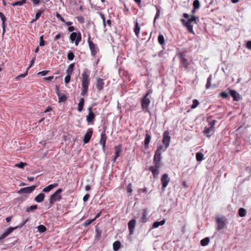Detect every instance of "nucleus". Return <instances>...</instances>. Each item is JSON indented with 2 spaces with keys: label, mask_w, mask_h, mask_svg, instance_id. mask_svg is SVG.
Wrapping results in <instances>:
<instances>
[{
  "label": "nucleus",
  "mask_w": 251,
  "mask_h": 251,
  "mask_svg": "<svg viewBox=\"0 0 251 251\" xmlns=\"http://www.w3.org/2000/svg\"><path fill=\"white\" fill-rule=\"evenodd\" d=\"M90 71L87 68L83 70L81 74V95L85 96L88 92V87L90 84Z\"/></svg>",
  "instance_id": "f257e3e1"
},
{
  "label": "nucleus",
  "mask_w": 251,
  "mask_h": 251,
  "mask_svg": "<svg viewBox=\"0 0 251 251\" xmlns=\"http://www.w3.org/2000/svg\"><path fill=\"white\" fill-rule=\"evenodd\" d=\"M161 154L155 152L153 160L154 165L149 168V170L152 173L154 178H157L159 174V168L161 166Z\"/></svg>",
  "instance_id": "f03ea898"
},
{
  "label": "nucleus",
  "mask_w": 251,
  "mask_h": 251,
  "mask_svg": "<svg viewBox=\"0 0 251 251\" xmlns=\"http://www.w3.org/2000/svg\"><path fill=\"white\" fill-rule=\"evenodd\" d=\"M170 140L171 137L169 135V132L168 131H165L163 136L162 144L157 145L155 152L161 154L169 147Z\"/></svg>",
  "instance_id": "7ed1b4c3"
},
{
  "label": "nucleus",
  "mask_w": 251,
  "mask_h": 251,
  "mask_svg": "<svg viewBox=\"0 0 251 251\" xmlns=\"http://www.w3.org/2000/svg\"><path fill=\"white\" fill-rule=\"evenodd\" d=\"M197 19L198 17L195 16H192L191 18L186 21L183 19L181 20L183 25L187 28L188 32L193 35H195V33L193 30V25L192 23H194L195 24H197Z\"/></svg>",
  "instance_id": "20e7f679"
},
{
  "label": "nucleus",
  "mask_w": 251,
  "mask_h": 251,
  "mask_svg": "<svg viewBox=\"0 0 251 251\" xmlns=\"http://www.w3.org/2000/svg\"><path fill=\"white\" fill-rule=\"evenodd\" d=\"M216 222L217 225V230H220L226 228V225L228 224L227 219L225 216L217 217L216 218Z\"/></svg>",
  "instance_id": "39448f33"
},
{
  "label": "nucleus",
  "mask_w": 251,
  "mask_h": 251,
  "mask_svg": "<svg viewBox=\"0 0 251 251\" xmlns=\"http://www.w3.org/2000/svg\"><path fill=\"white\" fill-rule=\"evenodd\" d=\"M62 192V189L60 188L50 196L49 200L50 207H51L55 201H60L61 200L62 197L61 193Z\"/></svg>",
  "instance_id": "423d86ee"
},
{
  "label": "nucleus",
  "mask_w": 251,
  "mask_h": 251,
  "mask_svg": "<svg viewBox=\"0 0 251 251\" xmlns=\"http://www.w3.org/2000/svg\"><path fill=\"white\" fill-rule=\"evenodd\" d=\"M88 43L91 51V55L95 57L99 51V49L97 44H94L91 40V37L89 36L88 39Z\"/></svg>",
  "instance_id": "0eeeda50"
},
{
  "label": "nucleus",
  "mask_w": 251,
  "mask_h": 251,
  "mask_svg": "<svg viewBox=\"0 0 251 251\" xmlns=\"http://www.w3.org/2000/svg\"><path fill=\"white\" fill-rule=\"evenodd\" d=\"M70 39L72 42L75 43V45L77 46L81 40V34L79 31L77 33L73 32L70 35Z\"/></svg>",
  "instance_id": "6e6552de"
},
{
  "label": "nucleus",
  "mask_w": 251,
  "mask_h": 251,
  "mask_svg": "<svg viewBox=\"0 0 251 251\" xmlns=\"http://www.w3.org/2000/svg\"><path fill=\"white\" fill-rule=\"evenodd\" d=\"M151 102L150 100L148 97H144L141 100L142 108L146 112H150L148 106Z\"/></svg>",
  "instance_id": "1a4fd4ad"
},
{
  "label": "nucleus",
  "mask_w": 251,
  "mask_h": 251,
  "mask_svg": "<svg viewBox=\"0 0 251 251\" xmlns=\"http://www.w3.org/2000/svg\"><path fill=\"white\" fill-rule=\"evenodd\" d=\"M178 56L183 65V66L185 69H187L189 65H190V63L188 61V60L186 58L185 55L182 53H179L178 54Z\"/></svg>",
  "instance_id": "9d476101"
},
{
  "label": "nucleus",
  "mask_w": 251,
  "mask_h": 251,
  "mask_svg": "<svg viewBox=\"0 0 251 251\" xmlns=\"http://www.w3.org/2000/svg\"><path fill=\"white\" fill-rule=\"evenodd\" d=\"M88 114L86 116V121L88 123L92 124L95 119V115L92 111V107L88 108Z\"/></svg>",
  "instance_id": "9b49d317"
},
{
  "label": "nucleus",
  "mask_w": 251,
  "mask_h": 251,
  "mask_svg": "<svg viewBox=\"0 0 251 251\" xmlns=\"http://www.w3.org/2000/svg\"><path fill=\"white\" fill-rule=\"evenodd\" d=\"M106 129L104 128L100 134V144L102 146V149L105 150V144L107 140V136L105 133Z\"/></svg>",
  "instance_id": "f8f14e48"
},
{
  "label": "nucleus",
  "mask_w": 251,
  "mask_h": 251,
  "mask_svg": "<svg viewBox=\"0 0 251 251\" xmlns=\"http://www.w3.org/2000/svg\"><path fill=\"white\" fill-rule=\"evenodd\" d=\"M55 90L56 93L58 97V102H61L66 101L67 99L66 96L60 92L59 87L57 85H56Z\"/></svg>",
  "instance_id": "ddd939ff"
},
{
  "label": "nucleus",
  "mask_w": 251,
  "mask_h": 251,
  "mask_svg": "<svg viewBox=\"0 0 251 251\" xmlns=\"http://www.w3.org/2000/svg\"><path fill=\"white\" fill-rule=\"evenodd\" d=\"M161 181L162 184V189L164 190L168 185L169 182L170 181V178L167 174H163L161 177Z\"/></svg>",
  "instance_id": "4468645a"
},
{
  "label": "nucleus",
  "mask_w": 251,
  "mask_h": 251,
  "mask_svg": "<svg viewBox=\"0 0 251 251\" xmlns=\"http://www.w3.org/2000/svg\"><path fill=\"white\" fill-rule=\"evenodd\" d=\"M136 220L135 219H132L130 220L128 223V228L129 232L130 235L133 234L135 226H136Z\"/></svg>",
  "instance_id": "2eb2a0df"
},
{
  "label": "nucleus",
  "mask_w": 251,
  "mask_h": 251,
  "mask_svg": "<svg viewBox=\"0 0 251 251\" xmlns=\"http://www.w3.org/2000/svg\"><path fill=\"white\" fill-rule=\"evenodd\" d=\"M115 151V155L113 159V162H115L117 158L120 156L122 153V145H120L114 147Z\"/></svg>",
  "instance_id": "dca6fc26"
},
{
  "label": "nucleus",
  "mask_w": 251,
  "mask_h": 251,
  "mask_svg": "<svg viewBox=\"0 0 251 251\" xmlns=\"http://www.w3.org/2000/svg\"><path fill=\"white\" fill-rule=\"evenodd\" d=\"M229 91L230 96L233 98L234 101H238L240 100V96L235 90L230 89L229 88L227 89Z\"/></svg>",
  "instance_id": "f3484780"
},
{
  "label": "nucleus",
  "mask_w": 251,
  "mask_h": 251,
  "mask_svg": "<svg viewBox=\"0 0 251 251\" xmlns=\"http://www.w3.org/2000/svg\"><path fill=\"white\" fill-rule=\"evenodd\" d=\"M93 134V130L92 128H89L86 132V133L85 134L83 141L84 143H88L92 136Z\"/></svg>",
  "instance_id": "a211bd4d"
},
{
  "label": "nucleus",
  "mask_w": 251,
  "mask_h": 251,
  "mask_svg": "<svg viewBox=\"0 0 251 251\" xmlns=\"http://www.w3.org/2000/svg\"><path fill=\"white\" fill-rule=\"evenodd\" d=\"M215 131V129H213L212 127H210L208 126L205 127V128L203 131V133L207 138H210L211 136V134H210V133L212 132H214Z\"/></svg>",
  "instance_id": "6ab92c4d"
},
{
  "label": "nucleus",
  "mask_w": 251,
  "mask_h": 251,
  "mask_svg": "<svg viewBox=\"0 0 251 251\" xmlns=\"http://www.w3.org/2000/svg\"><path fill=\"white\" fill-rule=\"evenodd\" d=\"M36 187V186L35 185H33L31 186L23 188L20 190L19 192H21L22 193L25 194H29L31 193L33 191H34Z\"/></svg>",
  "instance_id": "aec40b11"
},
{
  "label": "nucleus",
  "mask_w": 251,
  "mask_h": 251,
  "mask_svg": "<svg viewBox=\"0 0 251 251\" xmlns=\"http://www.w3.org/2000/svg\"><path fill=\"white\" fill-rule=\"evenodd\" d=\"M104 85L103 80L101 78H99L97 79L96 88L99 91H101L103 88Z\"/></svg>",
  "instance_id": "412c9836"
},
{
  "label": "nucleus",
  "mask_w": 251,
  "mask_h": 251,
  "mask_svg": "<svg viewBox=\"0 0 251 251\" xmlns=\"http://www.w3.org/2000/svg\"><path fill=\"white\" fill-rule=\"evenodd\" d=\"M206 121L208 123V126L212 127L213 129H215V126L217 123V121L216 120L212 119L211 117H208L206 119Z\"/></svg>",
  "instance_id": "4be33fe9"
},
{
  "label": "nucleus",
  "mask_w": 251,
  "mask_h": 251,
  "mask_svg": "<svg viewBox=\"0 0 251 251\" xmlns=\"http://www.w3.org/2000/svg\"><path fill=\"white\" fill-rule=\"evenodd\" d=\"M151 135L147 133L145 135V139L144 140V147L145 149L149 148V145L151 140Z\"/></svg>",
  "instance_id": "5701e85b"
},
{
  "label": "nucleus",
  "mask_w": 251,
  "mask_h": 251,
  "mask_svg": "<svg viewBox=\"0 0 251 251\" xmlns=\"http://www.w3.org/2000/svg\"><path fill=\"white\" fill-rule=\"evenodd\" d=\"M142 215L140 218V222L142 223H146L148 220V218L147 217V211L146 209H143L142 211Z\"/></svg>",
  "instance_id": "b1692460"
},
{
  "label": "nucleus",
  "mask_w": 251,
  "mask_h": 251,
  "mask_svg": "<svg viewBox=\"0 0 251 251\" xmlns=\"http://www.w3.org/2000/svg\"><path fill=\"white\" fill-rule=\"evenodd\" d=\"M45 197V195L44 193H41L36 196L34 200L37 202H41L44 201Z\"/></svg>",
  "instance_id": "393cba45"
},
{
  "label": "nucleus",
  "mask_w": 251,
  "mask_h": 251,
  "mask_svg": "<svg viewBox=\"0 0 251 251\" xmlns=\"http://www.w3.org/2000/svg\"><path fill=\"white\" fill-rule=\"evenodd\" d=\"M58 186L57 183H53L49 185V186L46 187L43 189V192L45 193H48L53 188L56 187Z\"/></svg>",
  "instance_id": "a878e982"
},
{
  "label": "nucleus",
  "mask_w": 251,
  "mask_h": 251,
  "mask_svg": "<svg viewBox=\"0 0 251 251\" xmlns=\"http://www.w3.org/2000/svg\"><path fill=\"white\" fill-rule=\"evenodd\" d=\"M140 27L138 23V22L136 21L135 22V26L134 28V32L135 33V34L136 36L138 37L140 33Z\"/></svg>",
  "instance_id": "bb28decb"
},
{
  "label": "nucleus",
  "mask_w": 251,
  "mask_h": 251,
  "mask_svg": "<svg viewBox=\"0 0 251 251\" xmlns=\"http://www.w3.org/2000/svg\"><path fill=\"white\" fill-rule=\"evenodd\" d=\"M0 18L1 19V20L2 21V28H3V32L4 33L5 31V23L6 19L5 16L4 15V14L1 12H0Z\"/></svg>",
  "instance_id": "cd10ccee"
},
{
  "label": "nucleus",
  "mask_w": 251,
  "mask_h": 251,
  "mask_svg": "<svg viewBox=\"0 0 251 251\" xmlns=\"http://www.w3.org/2000/svg\"><path fill=\"white\" fill-rule=\"evenodd\" d=\"M84 99L83 98H81L78 104V108L77 110L79 112H81L83 109V106L84 105Z\"/></svg>",
  "instance_id": "c85d7f7f"
},
{
  "label": "nucleus",
  "mask_w": 251,
  "mask_h": 251,
  "mask_svg": "<svg viewBox=\"0 0 251 251\" xmlns=\"http://www.w3.org/2000/svg\"><path fill=\"white\" fill-rule=\"evenodd\" d=\"M121 247V243L119 241H116L114 242L113 244V249L115 251H117L119 250Z\"/></svg>",
  "instance_id": "c756f323"
},
{
  "label": "nucleus",
  "mask_w": 251,
  "mask_h": 251,
  "mask_svg": "<svg viewBox=\"0 0 251 251\" xmlns=\"http://www.w3.org/2000/svg\"><path fill=\"white\" fill-rule=\"evenodd\" d=\"M44 9L38 10V12L36 13L35 18L32 20L31 23H33L37 21L40 17L41 14L44 12Z\"/></svg>",
  "instance_id": "7c9ffc66"
},
{
  "label": "nucleus",
  "mask_w": 251,
  "mask_h": 251,
  "mask_svg": "<svg viewBox=\"0 0 251 251\" xmlns=\"http://www.w3.org/2000/svg\"><path fill=\"white\" fill-rule=\"evenodd\" d=\"M203 156V153L201 152H198L196 154V160L198 162L201 161L204 159Z\"/></svg>",
  "instance_id": "2f4dec72"
},
{
  "label": "nucleus",
  "mask_w": 251,
  "mask_h": 251,
  "mask_svg": "<svg viewBox=\"0 0 251 251\" xmlns=\"http://www.w3.org/2000/svg\"><path fill=\"white\" fill-rule=\"evenodd\" d=\"M74 67H75V63H72L71 64L68 69H67L66 70V73L68 75H71V74H72L73 71H74Z\"/></svg>",
  "instance_id": "473e14b6"
},
{
  "label": "nucleus",
  "mask_w": 251,
  "mask_h": 251,
  "mask_svg": "<svg viewBox=\"0 0 251 251\" xmlns=\"http://www.w3.org/2000/svg\"><path fill=\"white\" fill-rule=\"evenodd\" d=\"M165 220H163L160 222L156 221L153 223V224L152 225V227L153 228H157L160 226L163 225L165 224Z\"/></svg>",
  "instance_id": "72a5a7b5"
},
{
  "label": "nucleus",
  "mask_w": 251,
  "mask_h": 251,
  "mask_svg": "<svg viewBox=\"0 0 251 251\" xmlns=\"http://www.w3.org/2000/svg\"><path fill=\"white\" fill-rule=\"evenodd\" d=\"M95 231H96V235H95V238L99 240L101 237V231L100 230L97 226L95 228Z\"/></svg>",
  "instance_id": "f704fd0d"
},
{
  "label": "nucleus",
  "mask_w": 251,
  "mask_h": 251,
  "mask_svg": "<svg viewBox=\"0 0 251 251\" xmlns=\"http://www.w3.org/2000/svg\"><path fill=\"white\" fill-rule=\"evenodd\" d=\"M210 240L208 237H206L201 241V245L202 246H205L208 244Z\"/></svg>",
  "instance_id": "c9c22d12"
},
{
  "label": "nucleus",
  "mask_w": 251,
  "mask_h": 251,
  "mask_svg": "<svg viewBox=\"0 0 251 251\" xmlns=\"http://www.w3.org/2000/svg\"><path fill=\"white\" fill-rule=\"evenodd\" d=\"M26 2V0H21L20 1H17L15 2L12 3L11 5L13 6L19 5L21 6Z\"/></svg>",
  "instance_id": "e433bc0d"
},
{
  "label": "nucleus",
  "mask_w": 251,
  "mask_h": 251,
  "mask_svg": "<svg viewBox=\"0 0 251 251\" xmlns=\"http://www.w3.org/2000/svg\"><path fill=\"white\" fill-rule=\"evenodd\" d=\"M211 80H212V75H210L207 79V82H206V84L205 85L206 89H208L210 88V87L211 86Z\"/></svg>",
  "instance_id": "4c0bfd02"
},
{
  "label": "nucleus",
  "mask_w": 251,
  "mask_h": 251,
  "mask_svg": "<svg viewBox=\"0 0 251 251\" xmlns=\"http://www.w3.org/2000/svg\"><path fill=\"white\" fill-rule=\"evenodd\" d=\"M158 42L161 45H163L164 44L165 40H164V36L163 35L159 34L158 35Z\"/></svg>",
  "instance_id": "58836bf2"
},
{
  "label": "nucleus",
  "mask_w": 251,
  "mask_h": 251,
  "mask_svg": "<svg viewBox=\"0 0 251 251\" xmlns=\"http://www.w3.org/2000/svg\"><path fill=\"white\" fill-rule=\"evenodd\" d=\"M238 214L240 217H245L246 215V211L243 208H240L239 209Z\"/></svg>",
  "instance_id": "ea45409f"
},
{
  "label": "nucleus",
  "mask_w": 251,
  "mask_h": 251,
  "mask_svg": "<svg viewBox=\"0 0 251 251\" xmlns=\"http://www.w3.org/2000/svg\"><path fill=\"white\" fill-rule=\"evenodd\" d=\"M155 7H156V13L155 14V17L154 19V23H155L156 19H157L159 17L160 14V11L159 8L157 6H155Z\"/></svg>",
  "instance_id": "a19ab883"
},
{
  "label": "nucleus",
  "mask_w": 251,
  "mask_h": 251,
  "mask_svg": "<svg viewBox=\"0 0 251 251\" xmlns=\"http://www.w3.org/2000/svg\"><path fill=\"white\" fill-rule=\"evenodd\" d=\"M68 59L69 60H73L75 58V55L72 51H69L67 54Z\"/></svg>",
  "instance_id": "79ce46f5"
},
{
  "label": "nucleus",
  "mask_w": 251,
  "mask_h": 251,
  "mask_svg": "<svg viewBox=\"0 0 251 251\" xmlns=\"http://www.w3.org/2000/svg\"><path fill=\"white\" fill-rule=\"evenodd\" d=\"M193 7L195 9H199L200 7V3L199 0H195L193 3Z\"/></svg>",
  "instance_id": "37998d69"
},
{
  "label": "nucleus",
  "mask_w": 251,
  "mask_h": 251,
  "mask_svg": "<svg viewBox=\"0 0 251 251\" xmlns=\"http://www.w3.org/2000/svg\"><path fill=\"white\" fill-rule=\"evenodd\" d=\"M95 221V219H88L86 220L83 224V226L86 227Z\"/></svg>",
  "instance_id": "c03bdc74"
},
{
  "label": "nucleus",
  "mask_w": 251,
  "mask_h": 251,
  "mask_svg": "<svg viewBox=\"0 0 251 251\" xmlns=\"http://www.w3.org/2000/svg\"><path fill=\"white\" fill-rule=\"evenodd\" d=\"M37 228H38V231L40 233H43V232H45L47 229L46 226L42 225H39Z\"/></svg>",
  "instance_id": "a18cd8bd"
},
{
  "label": "nucleus",
  "mask_w": 251,
  "mask_h": 251,
  "mask_svg": "<svg viewBox=\"0 0 251 251\" xmlns=\"http://www.w3.org/2000/svg\"><path fill=\"white\" fill-rule=\"evenodd\" d=\"M199 103H200L197 100H193V104L191 106V108L192 109H194V108H196L198 106Z\"/></svg>",
  "instance_id": "49530a36"
},
{
  "label": "nucleus",
  "mask_w": 251,
  "mask_h": 251,
  "mask_svg": "<svg viewBox=\"0 0 251 251\" xmlns=\"http://www.w3.org/2000/svg\"><path fill=\"white\" fill-rule=\"evenodd\" d=\"M37 208H38L37 205H31V206H29V207H27L26 208V211L27 212H29V211H33L34 210H36L37 209Z\"/></svg>",
  "instance_id": "de8ad7c7"
},
{
  "label": "nucleus",
  "mask_w": 251,
  "mask_h": 251,
  "mask_svg": "<svg viewBox=\"0 0 251 251\" xmlns=\"http://www.w3.org/2000/svg\"><path fill=\"white\" fill-rule=\"evenodd\" d=\"M220 96L223 99H226L228 97V94L225 91H223L220 94Z\"/></svg>",
  "instance_id": "09e8293b"
},
{
  "label": "nucleus",
  "mask_w": 251,
  "mask_h": 251,
  "mask_svg": "<svg viewBox=\"0 0 251 251\" xmlns=\"http://www.w3.org/2000/svg\"><path fill=\"white\" fill-rule=\"evenodd\" d=\"M26 165L25 163L20 162V163L16 164L15 166L19 168H24Z\"/></svg>",
  "instance_id": "8fccbe9b"
},
{
  "label": "nucleus",
  "mask_w": 251,
  "mask_h": 251,
  "mask_svg": "<svg viewBox=\"0 0 251 251\" xmlns=\"http://www.w3.org/2000/svg\"><path fill=\"white\" fill-rule=\"evenodd\" d=\"M55 16L56 17V18H57L58 19H59L61 22H65L64 19L61 16V15L59 13L56 12Z\"/></svg>",
  "instance_id": "3c124183"
},
{
  "label": "nucleus",
  "mask_w": 251,
  "mask_h": 251,
  "mask_svg": "<svg viewBox=\"0 0 251 251\" xmlns=\"http://www.w3.org/2000/svg\"><path fill=\"white\" fill-rule=\"evenodd\" d=\"M45 45V42L43 39V36L42 35V36H40V37L39 45L41 47H43V46H44Z\"/></svg>",
  "instance_id": "603ef678"
},
{
  "label": "nucleus",
  "mask_w": 251,
  "mask_h": 251,
  "mask_svg": "<svg viewBox=\"0 0 251 251\" xmlns=\"http://www.w3.org/2000/svg\"><path fill=\"white\" fill-rule=\"evenodd\" d=\"M127 193H129L130 194H131L132 192V184L131 183H129L128 184L127 186Z\"/></svg>",
  "instance_id": "864d4df0"
},
{
  "label": "nucleus",
  "mask_w": 251,
  "mask_h": 251,
  "mask_svg": "<svg viewBox=\"0 0 251 251\" xmlns=\"http://www.w3.org/2000/svg\"><path fill=\"white\" fill-rule=\"evenodd\" d=\"M70 79H71V75L67 74V75L65 77V83L68 84L70 81Z\"/></svg>",
  "instance_id": "5fc2aeb1"
},
{
  "label": "nucleus",
  "mask_w": 251,
  "mask_h": 251,
  "mask_svg": "<svg viewBox=\"0 0 251 251\" xmlns=\"http://www.w3.org/2000/svg\"><path fill=\"white\" fill-rule=\"evenodd\" d=\"M77 19V20H78V21L81 23V24H83L84 23V19L83 17L82 16H77L76 17V18Z\"/></svg>",
  "instance_id": "6e6d98bb"
},
{
  "label": "nucleus",
  "mask_w": 251,
  "mask_h": 251,
  "mask_svg": "<svg viewBox=\"0 0 251 251\" xmlns=\"http://www.w3.org/2000/svg\"><path fill=\"white\" fill-rule=\"evenodd\" d=\"M17 227H9V228H8V229L5 231L7 234L8 235H9L10 233H11L14 229H15L16 228H17Z\"/></svg>",
  "instance_id": "4d7b16f0"
},
{
  "label": "nucleus",
  "mask_w": 251,
  "mask_h": 251,
  "mask_svg": "<svg viewBox=\"0 0 251 251\" xmlns=\"http://www.w3.org/2000/svg\"><path fill=\"white\" fill-rule=\"evenodd\" d=\"M49 72V71L45 70V71H43L42 72H39L38 73V75H41L42 76H45L46 75H47Z\"/></svg>",
  "instance_id": "13d9d810"
},
{
  "label": "nucleus",
  "mask_w": 251,
  "mask_h": 251,
  "mask_svg": "<svg viewBox=\"0 0 251 251\" xmlns=\"http://www.w3.org/2000/svg\"><path fill=\"white\" fill-rule=\"evenodd\" d=\"M100 16L102 20L103 26H104V27H105L106 25V24H105V18L104 15V14H103L102 13H100Z\"/></svg>",
  "instance_id": "bf43d9fd"
},
{
  "label": "nucleus",
  "mask_w": 251,
  "mask_h": 251,
  "mask_svg": "<svg viewBox=\"0 0 251 251\" xmlns=\"http://www.w3.org/2000/svg\"><path fill=\"white\" fill-rule=\"evenodd\" d=\"M8 234L5 232L4 233H3L1 236L0 237V241H2V240H3L5 238H6L7 236H8Z\"/></svg>",
  "instance_id": "052dcab7"
},
{
  "label": "nucleus",
  "mask_w": 251,
  "mask_h": 251,
  "mask_svg": "<svg viewBox=\"0 0 251 251\" xmlns=\"http://www.w3.org/2000/svg\"><path fill=\"white\" fill-rule=\"evenodd\" d=\"M8 234L5 232L4 233H3L1 236L0 237V241H2V240H3L5 238H6L7 236H8Z\"/></svg>",
  "instance_id": "680f3d73"
},
{
  "label": "nucleus",
  "mask_w": 251,
  "mask_h": 251,
  "mask_svg": "<svg viewBox=\"0 0 251 251\" xmlns=\"http://www.w3.org/2000/svg\"><path fill=\"white\" fill-rule=\"evenodd\" d=\"M54 78L53 76H50L49 77H46L44 78V79L46 81H51Z\"/></svg>",
  "instance_id": "e2e57ef3"
},
{
  "label": "nucleus",
  "mask_w": 251,
  "mask_h": 251,
  "mask_svg": "<svg viewBox=\"0 0 251 251\" xmlns=\"http://www.w3.org/2000/svg\"><path fill=\"white\" fill-rule=\"evenodd\" d=\"M36 60V57L34 56L32 59V60H31L30 61V66L28 67V70L33 65V64L34 63V62Z\"/></svg>",
  "instance_id": "0e129e2a"
},
{
  "label": "nucleus",
  "mask_w": 251,
  "mask_h": 251,
  "mask_svg": "<svg viewBox=\"0 0 251 251\" xmlns=\"http://www.w3.org/2000/svg\"><path fill=\"white\" fill-rule=\"evenodd\" d=\"M27 73H28V69L26 70V72L25 73L21 74L19 75H18L17 77V78H19V77H25L27 75Z\"/></svg>",
  "instance_id": "69168bd1"
},
{
  "label": "nucleus",
  "mask_w": 251,
  "mask_h": 251,
  "mask_svg": "<svg viewBox=\"0 0 251 251\" xmlns=\"http://www.w3.org/2000/svg\"><path fill=\"white\" fill-rule=\"evenodd\" d=\"M90 197V195L89 194H86L84 197H83V200L84 202H86V201H88V200L89 199Z\"/></svg>",
  "instance_id": "338daca9"
},
{
  "label": "nucleus",
  "mask_w": 251,
  "mask_h": 251,
  "mask_svg": "<svg viewBox=\"0 0 251 251\" xmlns=\"http://www.w3.org/2000/svg\"><path fill=\"white\" fill-rule=\"evenodd\" d=\"M246 47L249 49H251V41H248L247 43Z\"/></svg>",
  "instance_id": "774afa93"
}]
</instances>
